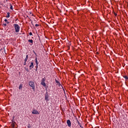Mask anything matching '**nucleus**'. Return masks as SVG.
I'll use <instances>...</instances> for the list:
<instances>
[{
	"mask_svg": "<svg viewBox=\"0 0 128 128\" xmlns=\"http://www.w3.org/2000/svg\"><path fill=\"white\" fill-rule=\"evenodd\" d=\"M28 85L32 88V90H34L36 89V86H34V82L30 81L28 82Z\"/></svg>",
	"mask_w": 128,
	"mask_h": 128,
	"instance_id": "1",
	"label": "nucleus"
},
{
	"mask_svg": "<svg viewBox=\"0 0 128 128\" xmlns=\"http://www.w3.org/2000/svg\"><path fill=\"white\" fill-rule=\"evenodd\" d=\"M46 78H42L41 80V83L40 84L42 86H44V88H46Z\"/></svg>",
	"mask_w": 128,
	"mask_h": 128,
	"instance_id": "2",
	"label": "nucleus"
},
{
	"mask_svg": "<svg viewBox=\"0 0 128 128\" xmlns=\"http://www.w3.org/2000/svg\"><path fill=\"white\" fill-rule=\"evenodd\" d=\"M14 26L16 32H20V26H18V24H14Z\"/></svg>",
	"mask_w": 128,
	"mask_h": 128,
	"instance_id": "3",
	"label": "nucleus"
},
{
	"mask_svg": "<svg viewBox=\"0 0 128 128\" xmlns=\"http://www.w3.org/2000/svg\"><path fill=\"white\" fill-rule=\"evenodd\" d=\"M44 100H45L46 102H48L50 100V96L48 95V92H46L45 94Z\"/></svg>",
	"mask_w": 128,
	"mask_h": 128,
	"instance_id": "4",
	"label": "nucleus"
},
{
	"mask_svg": "<svg viewBox=\"0 0 128 128\" xmlns=\"http://www.w3.org/2000/svg\"><path fill=\"white\" fill-rule=\"evenodd\" d=\"M32 112V114H40V112H38V111L36 110H34Z\"/></svg>",
	"mask_w": 128,
	"mask_h": 128,
	"instance_id": "5",
	"label": "nucleus"
},
{
	"mask_svg": "<svg viewBox=\"0 0 128 128\" xmlns=\"http://www.w3.org/2000/svg\"><path fill=\"white\" fill-rule=\"evenodd\" d=\"M66 124L69 128H70V126H72V122H70V120H67Z\"/></svg>",
	"mask_w": 128,
	"mask_h": 128,
	"instance_id": "6",
	"label": "nucleus"
},
{
	"mask_svg": "<svg viewBox=\"0 0 128 128\" xmlns=\"http://www.w3.org/2000/svg\"><path fill=\"white\" fill-rule=\"evenodd\" d=\"M29 64H30L29 66L30 70H32V68H33L34 66V62H30Z\"/></svg>",
	"mask_w": 128,
	"mask_h": 128,
	"instance_id": "7",
	"label": "nucleus"
},
{
	"mask_svg": "<svg viewBox=\"0 0 128 128\" xmlns=\"http://www.w3.org/2000/svg\"><path fill=\"white\" fill-rule=\"evenodd\" d=\"M35 62L36 64V66H38V57L35 58Z\"/></svg>",
	"mask_w": 128,
	"mask_h": 128,
	"instance_id": "8",
	"label": "nucleus"
},
{
	"mask_svg": "<svg viewBox=\"0 0 128 128\" xmlns=\"http://www.w3.org/2000/svg\"><path fill=\"white\" fill-rule=\"evenodd\" d=\"M28 55L26 56V58L24 60V62H28Z\"/></svg>",
	"mask_w": 128,
	"mask_h": 128,
	"instance_id": "9",
	"label": "nucleus"
},
{
	"mask_svg": "<svg viewBox=\"0 0 128 128\" xmlns=\"http://www.w3.org/2000/svg\"><path fill=\"white\" fill-rule=\"evenodd\" d=\"M76 122H78V126H80V128H82V124H80V122L78 121V120H76Z\"/></svg>",
	"mask_w": 128,
	"mask_h": 128,
	"instance_id": "10",
	"label": "nucleus"
},
{
	"mask_svg": "<svg viewBox=\"0 0 128 128\" xmlns=\"http://www.w3.org/2000/svg\"><path fill=\"white\" fill-rule=\"evenodd\" d=\"M28 42H30L31 44H32L34 42V40H28Z\"/></svg>",
	"mask_w": 128,
	"mask_h": 128,
	"instance_id": "11",
	"label": "nucleus"
},
{
	"mask_svg": "<svg viewBox=\"0 0 128 128\" xmlns=\"http://www.w3.org/2000/svg\"><path fill=\"white\" fill-rule=\"evenodd\" d=\"M19 90H22V84H20L19 86V88H18Z\"/></svg>",
	"mask_w": 128,
	"mask_h": 128,
	"instance_id": "12",
	"label": "nucleus"
},
{
	"mask_svg": "<svg viewBox=\"0 0 128 128\" xmlns=\"http://www.w3.org/2000/svg\"><path fill=\"white\" fill-rule=\"evenodd\" d=\"M10 12H8L7 13V16H6V18H10Z\"/></svg>",
	"mask_w": 128,
	"mask_h": 128,
	"instance_id": "13",
	"label": "nucleus"
},
{
	"mask_svg": "<svg viewBox=\"0 0 128 128\" xmlns=\"http://www.w3.org/2000/svg\"><path fill=\"white\" fill-rule=\"evenodd\" d=\"M24 70H26V72H30V70H28V68H24Z\"/></svg>",
	"mask_w": 128,
	"mask_h": 128,
	"instance_id": "14",
	"label": "nucleus"
},
{
	"mask_svg": "<svg viewBox=\"0 0 128 128\" xmlns=\"http://www.w3.org/2000/svg\"><path fill=\"white\" fill-rule=\"evenodd\" d=\"M10 9H11L12 10H14V8H12V4L10 5Z\"/></svg>",
	"mask_w": 128,
	"mask_h": 128,
	"instance_id": "15",
	"label": "nucleus"
},
{
	"mask_svg": "<svg viewBox=\"0 0 128 128\" xmlns=\"http://www.w3.org/2000/svg\"><path fill=\"white\" fill-rule=\"evenodd\" d=\"M124 78H125L126 80H128V76H124Z\"/></svg>",
	"mask_w": 128,
	"mask_h": 128,
	"instance_id": "16",
	"label": "nucleus"
},
{
	"mask_svg": "<svg viewBox=\"0 0 128 128\" xmlns=\"http://www.w3.org/2000/svg\"><path fill=\"white\" fill-rule=\"evenodd\" d=\"M55 82H56V84H59L60 83V82L58 80H57L56 79L55 80Z\"/></svg>",
	"mask_w": 128,
	"mask_h": 128,
	"instance_id": "17",
	"label": "nucleus"
},
{
	"mask_svg": "<svg viewBox=\"0 0 128 128\" xmlns=\"http://www.w3.org/2000/svg\"><path fill=\"white\" fill-rule=\"evenodd\" d=\"M28 128H32V126H30V124H28Z\"/></svg>",
	"mask_w": 128,
	"mask_h": 128,
	"instance_id": "18",
	"label": "nucleus"
},
{
	"mask_svg": "<svg viewBox=\"0 0 128 128\" xmlns=\"http://www.w3.org/2000/svg\"><path fill=\"white\" fill-rule=\"evenodd\" d=\"M26 62L24 61V65L26 66Z\"/></svg>",
	"mask_w": 128,
	"mask_h": 128,
	"instance_id": "19",
	"label": "nucleus"
},
{
	"mask_svg": "<svg viewBox=\"0 0 128 128\" xmlns=\"http://www.w3.org/2000/svg\"><path fill=\"white\" fill-rule=\"evenodd\" d=\"M30 36H32V32H30L29 33Z\"/></svg>",
	"mask_w": 128,
	"mask_h": 128,
	"instance_id": "20",
	"label": "nucleus"
},
{
	"mask_svg": "<svg viewBox=\"0 0 128 128\" xmlns=\"http://www.w3.org/2000/svg\"><path fill=\"white\" fill-rule=\"evenodd\" d=\"M58 86H62V84H60V83H58Z\"/></svg>",
	"mask_w": 128,
	"mask_h": 128,
	"instance_id": "21",
	"label": "nucleus"
},
{
	"mask_svg": "<svg viewBox=\"0 0 128 128\" xmlns=\"http://www.w3.org/2000/svg\"><path fill=\"white\" fill-rule=\"evenodd\" d=\"M38 66H36V70H38Z\"/></svg>",
	"mask_w": 128,
	"mask_h": 128,
	"instance_id": "22",
	"label": "nucleus"
},
{
	"mask_svg": "<svg viewBox=\"0 0 128 128\" xmlns=\"http://www.w3.org/2000/svg\"><path fill=\"white\" fill-rule=\"evenodd\" d=\"M35 26H38L40 25L38 24H36Z\"/></svg>",
	"mask_w": 128,
	"mask_h": 128,
	"instance_id": "23",
	"label": "nucleus"
},
{
	"mask_svg": "<svg viewBox=\"0 0 128 128\" xmlns=\"http://www.w3.org/2000/svg\"><path fill=\"white\" fill-rule=\"evenodd\" d=\"M4 22H8V20L5 19V20H4Z\"/></svg>",
	"mask_w": 128,
	"mask_h": 128,
	"instance_id": "24",
	"label": "nucleus"
},
{
	"mask_svg": "<svg viewBox=\"0 0 128 128\" xmlns=\"http://www.w3.org/2000/svg\"><path fill=\"white\" fill-rule=\"evenodd\" d=\"M4 26H6V24H4Z\"/></svg>",
	"mask_w": 128,
	"mask_h": 128,
	"instance_id": "25",
	"label": "nucleus"
},
{
	"mask_svg": "<svg viewBox=\"0 0 128 128\" xmlns=\"http://www.w3.org/2000/svg\"><path fill=\"white\" fill-rule=\"evenodd\" d=\"M34 52L36 54V52H34Z\"/></svg>",
	"mask_w": 128,
	"mask_h": 128,
	"instance_id": "26",
	"label": "nucleus"
},
{
	"mask_svg": "<svg viewBox=\"0 0 128 128\" xmlns=\"http://www.w3.org/2000/svg\"><path fill=\"white\" fill-rule=\"evenodd\" d=\"M7 24H10V22H7Z\"/></svg>",
	"mask_w": 128,
	"mask_h": 128,
	"instance_id": "27",
	"label": "nucleus"
},
{
	"mask_svg": "<svg viewBox=\"0 0 128 128\" xmlns=\"http://www.w3.org/2000/svg\"><path fill=\"white\" fill-rule=\"evenodd\" d=\"M80 128H84V127H82H82H80Z\"/></svg>",
	"mask_w": 128,
	"mask_h": 128,
	"instance_id": "28",
	"label": "nucleus"
},
{
	"mask_svg": "<svg viewBox=\"0 0 128 128\" xmlns=\"http://www.w3.org/2000/svg\"><path fill=\"white\" fill-rule=\"evenodd\" d=\"M13 124V126H14V124Z\"/></svg>",
	"mask_w": 128,
	"mask_h": 128,
	"instance_id": "29",
	"label": "nucleus"
},
{
	"mask_svg": "<svg viewBox=\"0 0 128 128\" xmlns=\"http://www.w3.org/2000/svg\"><path fill=\"white\" fill-rule=\"evenodd\" d=\"M6 0V2H8V0Z\"/></svg>",
	"mask_w": 128,
	"mask_h": 128,
	"instance_id": "30",
	"label": "nucleus"
}]
</instances>
